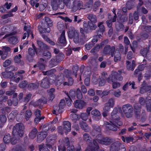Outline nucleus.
<instances>
[{
	"mask_svg": "<svg viewBox=\"0 0 151 151\" xmlns=\"http://www.w3.org/2000/svg\"><path fill=\"white\" fill-rule=\"evenodd\" d=\"M91 114L95 117V120L98 121L100 118L101 114L100 112L97 109H94L91 111Z\"/></svg>",
	"mask_w": 151,
	"mask_h": 151,
	"instance_id": "20",
	"label": "nucleus"
},
{
	"mask_svg": "<svg viewBox=\"0 0 151 151\" xmlns=\"http://www.w3.org/2000/svg\"><path fill=\"white\" fill-rule=\"evenodd\" d=\"M101 129L100 127L96 126L91 133L93 136H95V139L93 142V144H91V145L95 146V149H96V150L99 149V147L96 141L99 143L105 145H109L112 142V139L111 138L104 137L101 134Z\"/></svg>",
	"mask_w": 151,
	"mask_h": 151,
	"instance_id": "2",
	"label": "nucleus"
},
{
	"mask_svg": "<svg viewBox=\"0 0 151 151\" xmlns=\"http://www.w3.org/2000/svg\"><path fill=\"white\" fill-rule=\"evenodd\" d=\"M70 117L73 121L75 122L76 121L79 119L80 116L79 115H77L75 113H72L70 115Z\"/></svg>",
	"mask_w": 151,
	"mask_h": 151,
	"instance_id": "36",
	"label": "nucleus"
},
{
	"mask_svg": "<svg viewBox=\"0 0 151 151\" xmlns=\"http://www.w3.org/2000/svg\"><path fill=\"white\" fill-rule=\"evenodd\" d=\"M100 1L99 0L96 1L95 2L93 5V9L94 11H96V9L100 6Z\"/></svg>",
	"mask_w": 151,
	"mask_h": 151,
	"instance_id": "58",
	"label": "nucleus"
},
{
	"mask_svg": "<svg viewBox=\"0 0 151 151\" xmlns=\"http://www.w3.org/2000/svg\"><path fill=\"white\" fill-rule=\"evenodd\" d=\"M39 150L40 151H49L48 148L45 147L43 145H40L39 146Z\"/></svg>",
	"mask_w": 151,
	"mask_h": 151,
	"instance_id": "57",
	"label": "nucleus"
},
{
	"mask_svg": "<svg viewBox=\"0 0 151 151\" xmlns=\"http://www.w3.org/2000/svg\"><path fill=\"white\" fill-rule=\"evenodd\" d=\"M123 79L122 76L116 72H113L111 75L107 79L108 83L112 84V87L114 89L119 88L121 86V83L117 82V80L122 81Z\"/></svg>",
	"mask_w": 151,
	"mask_h": 151,
	"instance_id": "6",
	"label": "nucleus"
},
{
	"mask_svg": "<svg viewBox=\"0 0 151 151\" xmlns=\"http://www.w3.org/2000/svg\"><path fill=\"white\" fill-rule=\"evenodd\" d=\"M110 91H113V94L114 96L117 97H119L121 95V91L119 90L114 91L113 90H110Z\"/></svg>",
	"mask_w": 151,
	"mask_h": 151,
	"instance_id": "41",
	"label": "nucleus"
},
{
	"mask_svg": "<svg viewBox=\"0 0 151 151\" xmlns=\"http://www.w3.org/2000/svg\"><path fill=\"white\" fill-rule=\"evenodd\" d=\"M100 47L99 45H96L91 50V52L93 53L99 50Z\"/></svg>",
	"mask_w": 151,
	"mask_h": 151,
	"instance_id": "63",
	"label": "nucleus"
},
{
	"mask_svg": "<svg viewBox=\"0 0 151 151\" xmlns=\"http://www.w3.org/2000/svg\"><path fill=\"white\" fill-rule=\"evenodd\" d=\"M63 127H58V132L61 134H63L65 132L66 134L71 130V123L68 121H65L63 122Z\"/></svg>",
	"mask_w": 151,
	"mask_h": 151,
	"instance_id": "9",
	"label": "nucleus"
},
{
	"mask_svg": "<svg viewBox=\"0 0 151 151\" xmlns=\"http://www.w3.org/2000/svg\"><path fill=\"white\" fill-rule=\"evenodd\" d=\"M46 24L47 26L48 27L46 28V31L47 32L49 33L50 31V27H51L52 25V22L50 19L47 17L45 18Z\"/></svg>",
	"mask_w": 151,
	"mask_h": 151,
	"instance_id": "21",
	"label": "nucleus"
},
{
	"mask_svg": "<svg viewBox=\"0 0 151 151\" xmlns=\"http://www.w3.org/2000/svg\"><path fill=\"white\" fill-rule=\"evenodd\" d=\"M56 139V136L55 134L53 135L47 137V142H53Z\"/></svg>",
	"mask_w": 151,
	"mask_h": 151,
	"instance_id": "38",
	"label": "nucleus"
},
{
	"mask_svg": "<svg viewBox=\"0 0 151 151\" xmlns=\"http://www.w3.org/2000/svg\"><path fill=\"white\" fill-rule=\"evenodd\" d=\"M126 64L127 68L129 70H133L135 66L134 61H132V64H131L129 61H127Z\"/></svg>",
	"mask_w": 151,
	"mask_h": 151,
	"instance_id": "28",
	"label": "nucleus"
},
{
	"mask_svg": "<svg viewBox=\"0 0 151 151\" xmlns=\"http://www.w3.org/2000/svg\"><path fill=\"white\" fill-rule=\"evenodd\" d=\"M65 33V31L64 30L63 31L59 40L60 42L64 45H65L66 43Z\"/></svg>",
	"mask_w": 151,
	"mask_h": 151,
	"instance_id": "26",
	"label": "nucleus"
},
{
	"mask_svg": "<svg viewBox=\"0 0 151 151\" xmlns=\"http://www.w3.org/2000/svg\"><path fill=\"white\" fill-rule=\"evenodd\" d=\"M68 97L70 99L74 100L76 99V97L78 99H81L82 98L83 96L80 89L78 88L76 91L74 90H71Z\"/></svg>",
	"mask_w": 151,
	"mask_h": 151,
	"instance_id": "10",
	"label": "nucleus"
},
{
	"mask_svg": "<svg viewBox=\"0 0 151 151\" xmlns=\"http://www.w3.org/2000/svg\"><path fill=\"white\" fill-rule=\"evenodd\" d=\"M24 127L23 124L22 123H18L16 124L13 129L12 138L11 139V143L13 145L15 144L24 133Z\"/></svg>",
	"mask_w": 151,
	"mask_h": 151,
	"instance_id": "5",
	"label": "nucleus"
},
{
	"mask_svg": "<svg viewBox=\"0 0 151 151\" xmlns=\"http://www.w3.org/2000/svg\"><path fill=\"white\" fill-rule=\"evenodd\" d=\"M93 2V0H89L88 1L86 4L84 6L83 5V6L84 7H85V9L87 8H89L91 7L92 6Z\"/></svg>",
	"mask_w": 151,
	"mask_h": 151,
	"instance_id": "45",
	"label": "nucleus"
},
{
	"mask_svg": "<svg viewBox=\"0 0 151 151\" xmlns=\"http://www.w3.org/2000/svg\"><path fill=\"white\" fill-rule=\"evenodd\" d=\"M44 128L45 127L44 126L43 128V130L44 131L40 132L39 134L37 135V141L38 142H41L47 136V133L45 131L48 130V129L47 130H45Z\"/></svg>",
	"mask_w": 151,
	"mask_h": 151,
	"instance_id": "16",
	"label": "nucleus"
},
{
	"mask_svg": "<svg viewBox=\"0 0 151 151\" xmlns=\"http://www.w3.org/2000/svg\"><path fill=\"white\" fill-rule=\"evenodd\" d=\"M88 28L91 30H94L96 28V26L92 22H88Z\"/></svg>",
	"mask_w": 151,
	"mask_h": 151,
	"instance_id": "44",
	"label": "nucleus"
},
{
	"mask_svg": "<svg viewBox=\"0 0 151 151\" xmlns=\"http://www.w3.org/2000/svg\"><path fill=\"white\" fill-rule=\"evenodd\" d=\"M121 58L120 54L119 51L116 50L114 52V60L115 62L119 61Z\"/></svg>",
	"mask_w": 151,
	"mask_h": 151,
	"instance_id": "29",
	"label": "nucleus"
},
{
	"mask_svg": "<svg viewBox=\"0 0 151 151\" xmlns=\"http://www.w3.org/2000/svg\"><path fill=\"white\" fill-rule=\"evenodd\" d=\"M21 58V55L20 54H19L18 56L15 57L14 60L16 63H19L20 61V59Z\"/></svg>",
	"mask_w": 151,
	"mask_h": 151,
	"instance_id": "60",
	"label": "nucleus"
},
{
	"mask_svg": "<svg viewBox=\"0 0 151 151\" xmlns=\"http://www.w3.org/2000/svg\"><path fill=\"white\" fill-rule=\"evenodd\" d=\"M151 87L149 86H147L146 83L144 81L142 85L140 90V92L141 93H143L146 91L149 92L151 90Z\"/></svg>",
	"mask_w": 151,
	"mask_h": 151,
	"instance_id": "18",
	"label": "nucleus"
},
{
	"mask_svg": "<svg viewBox=\"0 0 151 151\" xmlns=\"http://www.w3.org/2000/svg\"><path fill=\"white\" fill-rule=\"evenodd\" d=\"M32 114V113L30 110H27L26 111L25 117L26 119L27 120H28L29 119Z\"/></svg>",
	"mask_w": 151,
	"mask_h": 151,
	"instance_id": "53",
	"label": "nucleus"
},
{
	"mask_svg": "<svg viewBox=\"0 0 151 151\" xmlns=\"http://www.w3.org/2000/svg\"><path fill=\"white\" fill-rule=\"evenodd\" d=\"M55 91V89L53 88L50 89L49 91V93L50 97L48 99V101L49 102L51 101L55 97V96L53 93Z\"/></svg>",
	"mask_w": 151,
	"mask_h": 151,
	"instance_id": "31",
	"label": "nucleus"
},
{
	"mask_svg": "<svg viewBox=\"0 0 151 151\" xmlns=\"http://www.w3.org/2000/svg\"><path fill=\"white\" fill-rule=\"evenodd\" d=\"M119 114L117 109L114 108L111 113L110 122H105L104 126L110 130L116 131L118 128L117 125L121 126L122 124V122L119 121Z\"/></svg>",
	"mask_w": 151,
	"mask_h": 151,
	"instance_id": "4",
	"label": "nucleus"
},
{
	"mask_svg": "<svg viewBox=\"0 0 151 151\" xmlns=\"http://www.w3.org/2000/svg\"><path fill=\"white\" fill-rule=\"evenodd\" d=\"M9 28L8 27H2L1 29V30L2 32L4 34L6 32H9Z\"/></svg>",
	"mask_w": 151,
	"mask_h": 151,
	"instance_id": "61",
	"label": "nucleus"
},
{
	"mask_svg": "<svg viewBox=\"0 0 151 151\" xmlns=\"http://www.w3.org/2000/svg\"><path fill=\"white\" fill-rule=\"evenodd\" d=\"M122 139L124 142H126L127 143H129L130 142L132 141V138L130 137H126L124 138V137H122Z\"/></svg>",
	"mask_w": 151,
	"mask_h": 151,
	"instance_id": "55",
	"label": "nucleus"
},
{
	"mask_svg": "<svg viewBox=\"0 0 151 151\" xmlns=\"http://www.w3.org/2000/svg\"><path fill=\"white\" fill-rule=\"evenodd\" d=\"M122 109L125 116L127 118L131 117L133 112L132 106L129 104L124 105L122 107Z\"/></svg>",
	"mask_w": 151,
	"mask_h": 151,
	"instance_id": "7",
	"label": "nucleus"
},
{
	"mask_svg": "<svg viewBox=\"0 0 151 151\" xmlns=\"http://www.w3.org/2000/svg\"><path fill=\"white\" fill-rule=\"evenodd\" d=\"M114 104V100L113 99H111L106 103L103 108V111H109L110 109L113 107Z\"/></svg>",
	"mask_w": 151,
	"mask_h": 151,
	"instance_id": "12",
	"label": "nucleus"
},
{
	"mask_svg": "<svg viewBox=\"0 0 151 151\" xmlns=\"http://www.w3.org/2000/svg\"><path fill=\"white\" fill-rule=\"evenodd\" d=\"M37 67L38 68L41 70H43L45 68V66L42 63H38L37 65L34 66V68Z\"/></svg>",
	"mask_w": 151,
	"mask_h": 151,
	"instance_id": "52",
	"label": "nucleus"
},
{
	"mask_svg": "<svg viewBox=\"0 0 151 151\" xmlns=\"http://www.w3.org/2000/svg\"><path fill=\"white\" fill-rule=\"evenodd\" d=\"M0 121L2 124H0V128L2 127L3 126V124L6 122V116L3 115H1L0 116Z\"/></svg>",
	"mask_w": 151,
	"mask_h": 151,
	"instance_id": "37",
	"label": "nucleus"
},
{
	"mask_svg": "<svg viewBox=\"0 0 151 151\" xmlns=\"http://www.w3.org/2000/svg\"><path fill=\"white\" fill-rule=\"evenodd\" d=\"M55 72V70L52 69L46 72H43L44 75H52L50 77L49 79L46 78L41 81L40 84L41 87L45 88H47L49 87L50 83H55V85L58 86H60L62 84L63 86L71 85L73 84V81L72 78L70 77L69 75H67V74H69L67 70L65 72V76L62 75H60L56 78L54 75L52 74Z\"/></svg>",
	"mask_w": 151,
	"mask_h": 151,
	"instance_id": "1",
	"label": "nucleus"
},
{
	"mask_svg": "<svg viewBox=\"0 0 151 151\" xmlns=\"http://www.w3.org/2000/svg\"><path fill=\"white\" fill-rule=\"evenodd\" d=\"M116 9H114L112 10V11L113 13L114 14V17L113 18L112 20H109L107 21L106 23L107 25L108 26L110 27L112 26V22H115L116 21Z\"/></svg>",
	"mask_w": 151,
	"mask_h": 151,
	"instance_id": "24",
	"label": "nucleus"
},
{
	"mask_svg": "<svg viewBox=\"0 0 151 151\" xmlns=\"http://www.w3.org/2000/svg\"><path fill=\"white\" fill-rule=\"evenodd\" d=\"M103 22H101L98 23V26L99 27L100 31H99V34L101 36H102L103 35V32L104 30V27L103 25Z\"/></svg>",
	"mask_w": 151,
	"mask_h": 151,
	"instance_id": "27",
	"label": "nucleus"
},
{
	"mask_svg": "<svg viewBox=\"0 0 151 151\" xmlns=\"http://www.w3.org/2000/svg\"><path fill=\"white\" fill-rule=\"evenodd\" d=\"M83 138L84 140L88 141L89 142H90V141L91 140V138L88 134H84Z\"/></svg>",
	"mask_w": 151,
	"mask_h": 151,
	"instance_id": "50",
	"label": "nucleus"
},
{
	"mask_svg": "<svg viewBox=\"0 0 151 151\" xmlns=\"http://www.w3.org/2000/svg\"><path fill=\"white\" fill-rule=\"evenodd\" d=\"M135 112H139L140 111V107L138 104H136L134 105Z\"/></svg>",
	"mask_w": 151,
	"mask_h": 151,
	"instance_id": "62",
	"label": "nucleus"
},
{
	"mask_svg": "<svg viewBox=\"0 0 151 151\" xmlns=\"http://www.w3.org/2000/svg\"><path fill=\"white\" fill-rule=\"evenodd\" d=\"M37 133V129L35 128L33 129L29 134V137L32 139H34L36 137Z\"/></svg>",
	"mask_w": 151,
	"mask_h": 151,
	"instance_id": "35",
	"label": "nucleus"
},
{
	"mask_svg": "<svg viewBox=\"0 0 151 151\" xmlns=\"http://www.w3.org/2000/svg\"><path fill=\"white\" fill-rule=\"evenodd\" d=\"M10 49L9 47L4 46L3 47L2 51L0 50V55L1 56V59L4 60L6 58L7 55V52L10 51Z\"/></svg>",
	"mask_w": 151,
	"mask_h": 151,
	"instance_id": "17",
	"label": "nucleus"
},
{
	"mask_svg": "<svg viewBox=\"0 0 151 151\" xmlns=\"http://www.w3.org/2000/svg\"><path fill=\"white\" fill-rule=\"evenodd\" d=\"M135 85V83L134 82L132 81V82H129V83H127L125 84L123 87V89L124 91H126L128 88L129 86L130 87L133 89L136 88V87L134 86Z\"/></svg>",
	"mask_w": 151,
	"mask_h": 151,
	"instance_id": "23",
	"label": "nucleus"
},
{
	"mask_svg": "<svg viewBox=\"0 0 151 151\" xmlns=\"http://www.w3.org/2000/svg\"><path fill=\"white\" fill-rule=\"evenodd\" d=\"M74 105L76 108L82 109L86 106V103L83 100H76L74 102Z\"/></svg>",
	"mask_w": 151,
	"mask_h": 151,
	"instance_id": "14",
	"label": "nucleus"
},
{
	"mask_svg": "<svg viewBox=\"0 0 151 151\" xmlns=\"http://www.w3.org/2000/svg\"><path fill=\"white\" fill-rule=\"evenodd\" d=\"M42 36L44 39L48 42L49 43H50V45H55V43L50 40L49 38H48V37L46 36H44V35H43Z\"/></svg>",
	"mask_w": 151,
	"mask_h": 151,
	"instance_id": "47",
	"label": "nucleus"
},
{
	"mask_svg": "<svg viewBox=\"0 0 151 151\" xmlns=\"http://www.w3.org/2000/svg\"><path fill=\"white\" fill-rule=\"evenodd\" d=\"M37 43L38 45L40 47L42 48H44L45 49L48 48V47L46 45L44 44L41 41L39 40H37Z\"/></svg>",
	"mask_w": 151,
	"mask_h": 151,
	"instance_id": "43",
	"label": "nucleus"
},
{
	"mask_svg": "<svg viewBox=\"0 0 151 151\" xmlns=\"http://www.w3.org/2000/svg\"><path fill=\"white\" fill-rule=\"evenodd\" d=\"M13 75V73L11 72H3L2 73V76L5 78H11Z\"/></svg>",
	"mask_w": 151,
	"mask_h": 151,
	"instance_id": "30",
	"label": "nucleus"
},
{
	"mask_svg": "<svg viewBox=\"0 0 151 151\" xmlns=\"http://www.w3.org/2000/svg\"><path fill=\"white\" fill-rule=\"evenodd\" d=\"M93 145L92 146H92H91L90 145H89L87 147V148L86 150L85 151H98V149H97V150H96V149H95V146L93 145L94 147H93ZM101 151H104L103 150H101Z\"/></svg>",
	"mask_w": 151,
	"mask_h": 151,
	"instance_id": "42",
	"label": "nucleus"
},
{
	"mask_svg": "<svg viewBox=\"0 0 151 151\" xmlns=\"http://www.w3.org/2000/svg\"><path fill=\"white\" fill-rule=\"evenodd\" d=\"M148 50V48H144L141 50L140 53L143 56H145Z\"/></svg>",
	"mask_w": 151,
	"mask_h": 151,
	"instance_id": "51",
	"label": "nucleus"
},
{
	"mask_svg": "<svg viewBox=\"0 0 151 151\" xmlns=\"http://www.w3.org/2000/svg\"><path fill=\"white\" fill-rule=\"evenodd\" d=\"M89 116V115L86 113H83L81 114V118L84 121L88 119Z\"/></svg>",
	"mask_w": 151,
	"mask_h": 151,
	"instance_id": "46",
	"label": "nucleus"
},
{
	"mask_svg": "<svg viewBox=\"0 0 151 151\" xmlns=\"http://www.w3.org/2000/svg\"><path fill=\"white\" fill-rule=\"evenodd\" d=\"M80 125L81 128L86 132L88 131L90 129V128L87 125V124L83 121L80 122Z\"/></svg>",
	"mask_w": 151,
	"mask_h": 151,
	"instance_id": "25",
	"label": "nucleus"
},
{
	"mask_svg": "<svg viewBox=\"0 0 151 151\" xmlns=\"http://www.w3.org/2000/svg\"><path fill=\"white\" fill-rule=\"evenodd\" d=\"M51 6L53 10H55L58 8L57 0H52L51 1Z\"/></svg>",
	"mask_w": 151,
	"mask_h": 151,
	"instance_id": "40",
	"label": "nucleus"
},
{
	"mask_svg": "<svg viewBox=\"0 0 151 151\" xmlns=\"http://www.w3.org/2000/svg\"><path fill=\"white\" fill-rule=\"evenodd\" d=\"M32 47L33 48L32 49L31 48H29L28 49V53L31 56H33L35 54V47L33 44H32Z\"/></svg>",
	"mask_w": 151,
	"mask_h": 151,
	"instance_id": "34",
	"label": "nucleus"
},
{
	"mask_svg": "<svg viewBox=\"0 0 151 151\" xmlns=\"http://www.w3.org/2000/svg\"><path fill=\"white\" fill-rule=\"evenodd\" d=\"M39 0H31L30 4L31 5L34 6L35 5L36 7H37L39 6V4L37 3V2L39 1Z\"/></svg>",
	"mask_w": 151,
	"mask_h": 151,
	"instance_id": "49",
	"label": "nucleus"
},
{
	"mask_svg": "<svg viewBox=\"0 0 151 151\" xmlns=\"http://www.w3.org/2000/svg\"><path fill=\"white\" fill-rule=\"evenodd\" d=\"M38 28L40 32L42 33H44L46 32H47L46 31V28L45 27H44L43 28L40 27H38Z\"/></svg>",
	"mask_w": 151,
	"mask_h": 151,
	"instance_id": "64",
	"label": "nucleus"
},
{
	"mask_svg": "<svg viewBox=\"0 0 151 151\" xmlns=\"http://www.w3.org/2000/svg\"><path fill=\"white\" fill-rule=\"evenodd\" d=\"M24 30L25 31H26V32H25L24 34L23 37H22V39L23 40L25 39L27 36L28 37L30 35H31V38L32 39L34 38L33 34L32 33V32L31 30L30 27L29 25L27 26H25L24 27Z\"/></svg>",
	"mask_w": 151,
	"mask_h": 151,
	"instance_id": "13",
	"label": "nucleus"
},
{
	"mask_svg": "<svg viewBox=\"0 0 151 151\" xmlns=\"http://www.w3.org/2000/svg\"><path fill=\"white\" fill-rule=\"evenodd\" d=\"M44 58L48 59L50 58L51 57V55L50 52H48L45 51L43 54Z\"/></svg>",
	"mask_w": 151,
	"mask_h": 151,
	"instance_id": "54",
	"label": "nucleus"
},
{
	"mask_svg": "<svg viewBox=\"0 0 151 151\" xmlns=\"http://www.w3.org/2000/svg\"><path fill=\"white\" fill-rule=\"evenodd\" d=\"M65 104V101L64 100H62L59 104V106L58 107H55L54 108L55 110L53 111V114H55L56 115L57 114L56 113L58 112L61 113L62 112V110L64 108Z\"/></svg>",
	"mask_w": 151,
	"mask_h": 151,
	"instance_id": "11",
	"label": "nucleus"
},
{
	"mask_svg": "<svg viewBox=\"0 0 151 151\" xmlns=\"http://www.w3.org/2000/svg\"><path fill=\"white\" fill-rule=\"evenodd\" d=\"M58 121V119L57 117L54 119L53 121L50 122L48 125L44 126L45 130H47L48 129L49 132H52L55 129V127L54 126L52 123H55Z\"/></svg>",
	"mask_w": 151,
	"mask_h": 151,
	"instance_id": "15",
	"label": "nucleus"
},
{
	"mask_svg": "<svg viewBox=\"0 0 151 151\" xmlns=\"http://www.w3.org/2000/svg\"><path fill=\"white\" fill-rule=\"evenodd\" d=\"M64 5L71 9L73 12H76L78 9H84L83 2L79 0H58L59 7L61 9L64 7Z\"/></svg>",
	"mask_w": 151,
	"mask_h": 151,
	"instance_id": "3",
	"label": "nucleus"
},
{
	"mask_svg": "<svg viewBox=\"0 0 151 151\" xmlns=\"http://www.w3.org/2000/svg\"><path fill=\"white\" fill-rule=\"evenodd\" d=\"M4 142L6 143H8L10 142V135L8 134H6L3 139Z\"/></svg>",
	"mask_w": 151,
	"mask_h": 151,
	"instance_id": "39",
	"label": "nucleus"
},
{
	"mask_svg": "<svg viewBox=\"0 0 151 151\" xmlns=\"http://www.w3.org/2000/svg\"><path fill=\"white\" fill-rule=\"evenodd\" d=\"M39 86V84L37 83L35 84L34 83H31L29 85V87L31 89H34L37 88Z\"/></svg>",
	"mask_w": 151,
	"mask_h": 151,
	"instance_id": "59",
	"label": "nucleus"
},
{
	"mask_svg": "<svg viewBox=\"0 0 151 151\" xmlns=\"http://www.w3.org/2000/svg\"><path fill=\"white\" fill-rule=\"evenodd\" d=\"M8 41L10 43L16 44L18 42V38L15 36H13L9 38Z\"/></svg>",
	"mask_w": 151,
	"mask_h": 151,
	"instance_id": "33",
	"label": "nucleus"
},
{
	"mask_svg": "<svg viewBox=\"0 0 151 151\" xmlns=\"http://www.w3.org/2000/svg\"><path fill=\"white\" fill-rule=\"evenodd\" d=\"M115 50V48L113 47L111 48L109 46H107L105 47L104 51V54H109L110 52H111V55L112 57H113L114 55V52Z\"/></svg>",
	"mask_w": 151,
	"mask_h": 151,
	"instance_id": "19",
	"label": "nucleus"
},
{
	"mask_svg": "<svg viewBox=\"0 0 151 151\" xmlns=\"http://www.w3.org/2000/svg\"><path fill=\"white\" fill-rule=\"evenodd\" d=\"M144 65L143 64L139 65L137 69L135 70L134 72L135 74H137L138 73H140V71H142L144 69Z\"/></svg>",
	"mask_w": 151,
	"mask_h": 151,
	"instance_id": "48",
	"label": "nucleus"
},
{
	"mask_svg": "<svg viewBox=\"0 0 151 151\" xmlns=\"http://www.w3.org/2000/svg\"><path fill=\"white\" fill-rule=\"evenodd\" d=\"M120 143L117 141L113 143L110 148V151H117L118 148L120 146Z\"/></svg>",
	"mask_w": 151,
	"mask_h": 151,
	"instance_id": "22",
	"label": "nucleus"
},
{
	"mask_svg": "<svg viewBox=\"0 0 151 151\" xmlns=\"http://www.w3.org/2000/svg\"><path fill=\"white\" fill-rule=\"evenodd\" d=\"M88 18L91 22L96 23L97 22V17L95 15L92 14H89L88 17Z\"/></svg>",
	"mask_w": 151,
	"mask_h": 151,
	"instance_id": "32",
	"label": "nucleus"
},
{
	"mask_svg": "<svg viewBox=\"0 0 151 151\" xmlns=\"http://www.w3.org/2000/svg\"><path fill=\"white\" fill-rule=\"evenodd\" d=\"M17 114V111H14L12 112L8 116V118L10 119H13L15 116Z\"/></svg>",
	"mask_w": 151,
	"mask_h": 151,
	"instance_id": "56",
	"label": "nucleus"
},
{
	"mask_svg": "<svg viewBox=\"0 0 151 151\" xmlns=\"http://www.w3.org/2000/svg\"><path fill=\"white\" fill-rule=\"evenodd\" d=\"M68 36L70 38L74 37V41L75 43L78 42L79 38L78 31L74 30L72 27H70L69 29Z\"/></svg>",
	"mask_w": 151,
	"mask_h": 151,
	"instance_id": "8",
	"label": "nucleus"
}]
</instances>
